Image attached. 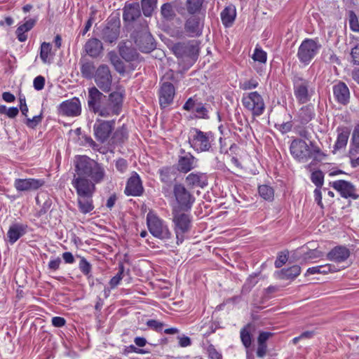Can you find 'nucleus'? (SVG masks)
Masks as SVG:
<instances>
[{"mask_svg":"<svg viewBox=\"0 0 359 359\" xmlns=\"http://www.w3.org/2000/svg\"><path fill=\"white\" fill-rule=\"evenodd\" d=\"M143 192L144 188L141 179L137 172H134L128 180L125 194L128 196H140Z\"/></svg>","mask_w":359,"mask_h":359,"instance_id":"obj_23","label":"nucleus"},{"mask_svg":"<svg viewBox=\"0 0 359 359\" xmlns=\"http://www.w3.org/2000/svg\"><path fill=\"white\" fill-rule=\"evenodd\" d=\"M107 56L110 62L118 73H123L125 72L124 63L114 51H110Z\"/></svg>","mask_w":359,"mask_h":359,"instance_id":"obj_41","label":"nucleus"},{"mask_svg":"<svg viewBox=\"0 0 359 359\" xmlns=\"http://www.w3.org/2000/svg\"><path fill=\"white\" fill-rule=\"evenodd\" d=\"M36 203L40 207L39 210L36 213V216L38 217L47 213L52 205V200L48 196H45L43 200H41L39 196L36 197Z\"/></svg>","mask_w":359,"mask_h":359,"instance_id":"obj_38","label":"nucleus"},{"mask_svg":"<svg viewBox=\"0 0 359 359\" xmlns=\"http://www.w3.org/2000/svg\"><path fill=\"white\" fill-rule=\"evenodd\" d=\"M348 137L349 132L348 130L342 131L339 133L334 144V149H341L344 148L347 144Z\"/></svg>","mask_w":359,"mask_h":359,"instance_id":"obj_46","label":"nucleus"},{"mask_svg":"<svg viewBox=\"0 0 359 359\" xmlns=\"http://www.w3.org/2000/svg\"><path fill=\"white\" fill-rule=\"evenodd\" d=\"M74 175L88 178L97 183L103 181L105 171L103 166L87 156H76L74 160Z\"/></svg>","mask_w":359,"mask_h":359,"instance_id":"obj_1","label":"nucleus"},{"mask_svg":"<svg viewBox=\"0 0 359 359\" xmlns=\"http://www.w3.org/2000/svg\"><path fill=\"white\" fill-rule=\"evenodd\" d=\"M161 14L167 21L172 20L176 15L174 7L171 3H165L161 6Z\"/></svg>","mask_w":359,"mask_h":359,"instance_id":"obj_42","label":"nucleus"},{"mask_svg":"<svg viewBox=\"0 0 359 359\" xmlns=\"http://www.w3.org/2000/svg\"><path fill=\"white\" fill-rule=\"evenodd\" d=\"M242 104L255 116H261L265 109L264 100L257 91L244 95L242 97Z\"/></svg>","mask_w":359,"mask_h":359,"instance_id":"obj_9","label":"nucleus"},{"mask_svg":"<svg viewBox=\"0 0 359 359\" xmlns=\"http://www.w3.org/2000/svg\"><path fill=\"white\" fill-rule=\"evenodd\" d=\"M350 250L345 246H336L332 248L327 255V257L330 261L340 263L346 260L350 256Z\"/></svg>","mask_w":359,"mask_h":359,"instance_id":"obj_27","label":"nucleus"},{"mask_svg":"<svg viewBox=\"0 0 359 359\" xmlns=\"http://www.w3.org/2000/svg\"><path fill=\"white\" fill-rule=\"evenodd\" d=\"M27 225L21 223H14L9 227L7 236L10 243H15L20 238L27 233Z\"/></svg>","mask_w":359,"mask_h":359,"instance_id":"obj_29","label":"nucleus"},{"mask_svg":"<svg viewBox=\"0 0 359 359\" xmlns=\"http://www.w3.org/2000/svg\"><path fill=\"white\" fill-rule=\"evenodd\" d=\"M116 168L121 172H123L128 168V163L124 158H118L116 162Z\"/></svg>","mask_w":359,"mask_h":359,"instance_id":"obj_63","label":"nucleus"},{"mask_svg":"<svg viewBox=\"0 0 359 359\" xmlns=\"http://www.w3.org/2000/svg\"><path fill=\"white\" fill-rule=\"evenodd\" d=\"M161 180L165 184H170L176 178V170L172 167L163 168L159 170Z\"/></svg>","mask_w":359,"mask_h":359,"instance_id":"obj_40","label":"nucleus"},{"mask_svg":"<svg viewBox=\"0 0 359 359\" xmlns=\"http://www.w3.org/2000/svg\"><path fill=\"white\" fill-rule=\"evenodd\" d=\"M81 112V102L76 97L62 102L57 107V113L65 116H78Z\"/></svg>","mask_w":359,"mask_h":359,"instance_id":"obj_18","label":"nucleus"},{"mask_svg":"<svg viewBox=\"0 0 359 359\" xmlns=\"http://www.w3.org/2000/svg\"><path fill=\"white\" fill-rule=\"evenodd\" d=\"M348 21L351 29L353 32H358L359 31V22L357 15L355 13L351 11L348 13Z\"/></svg>","mask_w":359,"mask_h":359,"instance_id":"obj_55","label":"nucleus"},{"mask_svg":"<svg viewBox=\"0 0 359 359\" xmlns=\"http://www.w3.org/2000/svg\"><path fill=\"white\" fill-rule=\"evenodd\" d=\"M43 118V114L42 111L39 115L34 116L32 118H26L25 121V123L26 126L30 128H34L36 127L42 121Z\"/></svg>","mask_w":359,"mask_h":359,"instance_id":"obj_54","label":"nucleus"},{"mask_svg":"<svg viewBox=\"0 0 359 359\" xmlns=\"http://www.w3.org/2000/svg\"><path fill=\"white\" fill-rule=\"evenodd\" d=\"M134 38L135 44L143 53H150L156 47L154 39L146 29L136 32Z\"/></svg>","mask_w":359,"mask_h":359,"instance_id":"obj_20","label":"nucleus"},{"mask_svg":"<svg viewBox=\"0 0 359 359\" xmlns=\"http://www.w3.org/2000/svg\"><path fill=\"white\" fill-rule=\"evenodd\" d=\"M311 179L317 188H320L323 184L324 175L321 170H317L312 172Z\"/></svg>","mask_w":359,"mask_h":359,"instance_id":"obj_52","label":"nucleus"},{"mask_svg":"<svg viewBox=\"0 0 359 359\" xmlns=\"http://www.w3.org/2000/svg\"><path fill=\"white\" fill-rule=\"evenodd\" d=\"M107 101V96L93 86L88 89V107L90 111L100 116L104 103Z\"/></svg>","mask_w":359,"mask_h":359,"instance_id":"obj_11","label":"nucleus"},{"mask_svg":"<svg viewBox=\"0 0 359 359\" xmlns=\"http://www.w3.org/2000/svg\"><path fill=\"white\" fill-rule=\"evenodd\" d=\"M252 325L248 324L241 330V339L245 348H249L252 344V335L250 334Z\"/></svg>","mask_w":359,"mask_h":359,"instance_id":"obj_44","label":"nucleus"},{"mask_svg":"<svg viewBox=\"0 0 359 359\" xmlns=\"http://www.w3.org/2000/svg\"><path fill=\"white\" fill-rule=\"evenodd\" d=\"M147 224L149 232L156 238L161 240L169 239L171 232L165 222L152 212L147 215Z\"/></svg>","mask_w":359,"mask_h":359,"instance_id":"obj_5","label":"nucleus"},{"mask_svg":"<svg viewBox=\"0 0 359 359\" xmlns=\"http://www.w3.org/2000/svg\"><path fill=\"white\" fill-rule=\"evenodd\" d=\"M196 166V159L190 154L187 153L184 156H180L178 161V170L188 172Z\"/></svg>","mask_w":359,"mask_h":359,"instance_id":"obj_31","label":"nucleus"},{"mask_svg":"<svg viewBox=\"0 0 359 359\" xmlns=\"http://www.w3.org/2000/svg\"><path fill=\"white\" fill-rule=\"evenodd\" d=\"M173 193L178 204L176 208L184 212L189 211L195 202L194 195L182 184L174 186Z\"/></svg>","mask_w":359,"mask_h":359,"instance_id":"obj_8","label":"nucleus"},{"mask_svg":"<svg viewBox=\"0 0 359 359\" xmlns=\"http://www.w3.org/2000/svg\"><path fill=\"white\" fill-rule=\"evenodd\" d=\"M93 78L97 87L102 91L107 93L111 90L112 76L107 65H100Z\"/></svg>","mask_w":359,"mask_h":359,"instance_id":"obj_12","label":"nucleus"},{"mask_svg":"<svg viewBox=\"0 0 359 359\" xmlns=\"http://www.w3.org/2000/svg\"><path fill=\"white\" fill-rule=\"evenodd\" d=\"M36 23V20L34 19H29L25 23L20 25L16 29V34L18 39L24 42L27 40V36L25 34V32L31 30Z\"/></svg>","mask_w":359,"mask_h":359,"instance_id":"obj_37","label":"nucleus"},{"mask_svg":"<svg viewBox=\"0 0 359 359\" xmlns=\"http://www.w3.org/2000/svg\"><path fill=\"white\" fill-rule=\"evenodd\" d=\"M203 28V21L201 18L196 15L189 17L184 23V31L190 37L201 35Z\"/></svg>","mask_w":359,"mask_h":359,"instance_id":"obj_22","label":"nucleus"},{"mask_svg":"<svg viewBox=\"0 0 359 359\" xmlns=\"http://www.w3.org/2000/svg\"><path fill=\"white\" fill-rule=\"evenodd\" d=\"M175 55L182 60H195L198 54L199 48L197 41L192 40L186 42H178L172 47Z\"/></svg>","mask_w":359,"mask_h":359,"instance_id":"obj_6","label":"nucleus"},{"mask_svg":"<svg viewBox=\"0 0 359 359\" xmlns=\"http://www.w3.org/2000/svg\"><path fill=\"white\" fill-rule=\"evenodd\" d=\"M104 50L102 41L97 38H90L84 45V50L93 58L99 57Z\"/></svg>","mask_w":359,"mask_h":359,"instance_id":"obj_25","label":"nucleus"},{"mask_svg":"<svg viewBox=\"0 0 359 359\" xmlns=\"http://www.w3.org/2000/svg\"><path fill=\"white\" fill-rule=\"evenodd\" d=\"M175 95V89L170 82H164L162 83L159 92V104L161 108H165L171 104Z\"/></svg>","mask_w":359,"mask_h":359,"instance_id":"obj_21","label":"nucleus"},{"mask_svg":"<svg viewBox=\"0 0 359 359\" xmlns=\"http://www.w3.org/2000/svg\"><path fill=\"white\" fill-rule=\"evenodd\" d=\"M121 22L118 18H111L101 32V39L108 43L117 41L120 34Z\"/></svg>","mask_w":359,"mask_h":359,"instance_id":"obj_13","label":"nucleus"},{"mask_svg":"<svg viewBox=\"0 0 359 359\" xmlns=\"http://www.w3.org/2000/svg\"><path fill=\"white\" fill-rule=\"evenodd\" d=\"M210 108V104H203L194 97H189L183 106V109L195 113L197 118H209L208 112Z\"/></svg>","mask_w":359,"mask_h":359,"instance_id":"obj_16","label":"nucleus"},{"mask_svg":"<svg viewBox=\"0 0 359 359\" xmlns=\"http://www.w3.org/2000/svg\"><path fill=\"white\" fill-rule=\"evenodd\" d=\"M119 54L127 62L135 60L137 57V53L133 48L128 47L125 42H121L118 45Z\"/></svg>","mask_w":359,"mask_h":359,"instance_id":"obj_36","label":"nucleus"},{"mask_svg":"<svg viewBox=\"0 0 359 359\" xmlns=\"http://www.w3.org/2000/svg\"><path fill=\"white\" fill-rule=\"evenodd\" d=\"M45 184L43 179L18 178L14 181V187L19 192L34 191L42 187Z\"/></svg>","mask_w":359,"mask_h":359,"instance_id":"obj_19","label":"nucleus"},{"mask_svg":"<svg viewBox=\"0 0 359 359\" xmlns=\"http://www.w3.org/2000/svg\"><path fill=\"white\" fill-rule=\"evenodd\" d=\"M34 88L36 90H41L44 88L45 79L42 76H38L34 79L33 82Z\"/></svg>","mask_w":359,"mask_h":359,"instance_id":"obj_60","label":"nucleus"},{"mask_svg":"<svg viewBox=\"0 0 359 359\" xmlns=\"http://www.w3.org/2000/svg\"><path fill=\"white\" fill-rule=\"evenodd\" d=\"M313 111V107L311 104L304 106L299 109L298 116L302 124H306L312 120L314 116Z\"/></svg>","mask_w":359,"mask_h":359,"instance_id":"obj_39","label":"nucleus"},{"mask_svg":"<svg viewBox=\"0 0 359 359\" xmlns=\"http://www.w3.org/2000/svg\"><path fill=\"white\" fill-rule=\"evenodd\" d=\"M208 355L210 359H222V355L213 346H210L208 348Z\"/></svg>","mask_w":359,"mask_h":359,"instance_id":"obj_64","label":"nucleus"},{"mask_svg":"<svg viewBox=\"0 0 359 359\" xmlns=\"http://www.w3.org/2000/svg\"><path fill=\"white\" fill-rule=\"evenodd\" d=\"M128 130L123 125L122 127L116 129L112 136L113 143L121 144L128 139Z\"/></svg>","mask_w":359,"mask_h":359,"instance_id":"obj_43","label":"nucleus"},{"mask_svg":"<svg viewBox=\"0 0 359 359\" xmlns=\"http://www.w3.org/2000/svg\"><path fill=\"white\" fill-rule=\"evenodd\" d=\"M81 73L83 78L91 79L94 77L96 72L94 62L87 59H81L80 61Z\"/></svg>","mask_w":359,"mask_h":359,"instance_id":"obj_34","label":"nucleus"},{"mask_svg":"<svg viewBox=\"0 0 359 359\" xmlns=\"http://www.w3.org/2000/svg\"><path fill=\"white\" fill-rule=\"evenodd\" d=\"M301 272V267L294 265L287 269H283L276 273L277 277L282 280L294 279Z\"/></svg>","mask_w":359,"mask_h":359,"instance_id":"obj_35","label":"nucleus"},{"mask_svg":"<svg viewBox=\"0 0 359 359\" xmlns=\"http://www.w3.org/2000/svg\"><path fill=\"white\" fill-rule=\"evenodd\" d=\"M114 125L115 121L114 120L97 119L93 126L94 135L96 140L101 143L105 142L110 137L114 128Z\"/></svg>","mask_w":359,"mask_h":359,"instance_id":"obj_14","label":"nucleus"},{"mask_svg":"<svg viewBox=\"0 0 359 359\" xmlns=\"http://www.w3.org/2000/svg\"><path fill=\"white\" fill-rule=\"evenodd\" d=\"M203 0H187V11L191 14H194L199 11L203 4Z\"/></svg>","mask_w":359,"mask_h":359,"instance_id":"obj_48","label":"nucleus"},{"mask_svg":"<svg viewBox=\"0 0 359 359\" xmlns=\"http://www.w3.org/2000/svg\"><path fill=\"white\" fill-rule=\"evenodd\" d=\"M93 196V195L78 196V208L79 211L83 214L89 213L94 209Z\"/></svg>","mask_w":359,"mask_h":359,"instance_id":"obj_32","label":"nucleus"},{"mask_svg":"<svg viewBox=\"0 0 359 359\" xmlns=\"http://www.w3.org/2000/svg\"><path fill=\"white\" fill-rule=\"evenodd\" d=\"M259 194L262 198L265 200H272L273 198V189L268 185H261L258 188Z\"/></svg>","mask_w":359,"mask_h":359,"instance_id":"obj_47","label":"nucleus"},{"mask_svg":"<svg viewBox=\"0 0 359 359\" xmlns=\"http://www.w3.org/2000/svg\"><path fill=\"white\" fill-rule=\"evenodd\" d=\"M321 48V44L318 41L312 39H306L300 44L297 57L299 62L305 65H309L311 61L316 56Z\"/></svg>","mask_w":359,"mask_h":359,"instance_id":"obj_4","label":"nucleus"},{"mask_svg":"<svg viewBox=\"0 0 359 359\" xmlns=\"http://www.w3.org/2000/svg\"><path fill=\"white\" fill-rule=\"evenodd\" d=\"M320 273L321 274H327V273L335 272L339 270V269L336 267L334 265L330 264L320 265Z\"/></svg>","mask_w":359,"mask_h":359,"instance_id":"obj_59","label":"nucleus"},{"mask_svg":"<svg viewBox=\"0 0 359 359\" xmlns=\"http://www.w3.org/2000/svg\"><path fill=\"white\" fill-rule=\"evenodd\" d=\"M358 153H359V149H357V148H351V149L349 151L351 163L352 167H353V168L359 166V156L357 157V155Z\"/></svg>","mask_w":359,"mask_h":359,"instance_id":"obj_57","label":"nucleus"},{"mask_svg":"<svg viewBox=\"0 0 359 359\" xmlns=\"http://www.w3.org/2000/svg\"><path fill=\"white\" fill-rule=\"evenodd\" d=\"M322 255H323V253L321 251H319L318 250H312L304 255V259L308 260V259L319 258Z\"/></svg>","mask_w":359,"mask_h":359,"instance_id":"obj_61","label":"nucleus"},{"mask_svg":"<svg viewBox=\"0 0 359 359\" xmlns=\"http://www.w3.org/2000/svg\"><path fill=\"white\" fill-rule=\"evenodd\" d=\"M141 15L140 4L137 2L126 4L123 8V19L125 22H133Z\"/></svg>","mask_w":359,"mask_h":359,"instance_id":"obj_28","label":"nucleus"},{"mask_svg":"<svg viewBox=\"0 0 359 359\" xmlns=\"http://www.w3.org/2000/svg\"><path fill=\"white\" fill-rule=\"evenodd\" d=\"M294 94L300 104H305L311 100L309 87V82L299 76L294 77L293 80Z\"/></svg>","mask_w":359,"mask_h":359,"instance_id":"obj_17","label":"nucleus"},{"mask_svg":"<svg viewBox=\"0 0 359 359\" xmlns=\"http://www.w3.org/2000/svg\"><path fill=\"white\" fill-rule=\"evenodd\" d=\"M123 273L124 266L123 264H120L118 266V272L109 281V285L111 288H114L119 284L120 281L123 278Z\"/></svg>","mask_w":359,"mask_h":359,"instance_id":"obj_50","label":"nucleus"},{"mask_svg":"<svg viewBox=\"0 0 359 359\" xmlns=\"http://www.w3.org/2000/svg\"><path fill=\"white\" fill-rule=\"evenodd\" d=\"M290 153L292 156L300 162L305 163L309 158H313L315 162L320 161L325 154L313 142H310L309 144L302 139L294 140L290 147Z\"/></svg>","mask_w":359,"mask_h":359,"instance_id":"obj_2","label":"nucleus"},{"mask_svg":"<svg viewBox=\"0 0 359 359\" xmlns=\"http://www.w3.org/2000/svg\"><path fill=\"white\" fill-rule=\"evenodd\" d=\"M351 55L353 63L359 65V43L352 48Z\"/></svg>","mask_w":359,"mask_h":359,"instance_id":"obj_62","label":"nucleus"},{"mask_svg":"<svg viewBox=\"0 0 359 359\" xmlns=\"http://www.w3.org/2000/svg\"><path fill=\"white\" fill-rule=\"evenodd\" d=\"M97 182L88 178L74 176L72 184L76 189L77 196L93 195L95 191Z\"/></svg>","mask_w":359,"mask_h":359,"instance_id":"obj_15","label":"nucleus"},{"mask_svg":"<svg viewBox=\"0 0 359 359\" xmlns=\"http://www.w3.org/2000/svg\"><path fill=\"white\" fill-rule=\"evenodd\" d=\"M172 215L177 243L179 245L184 241L185 234L191 229L192 217L190 214L177 208L172 209Z\"/></svg>","mask_w":359,"mask_h":359,"instance_id":"obj_3","label":"nucleus"},{"mask_svg":"<svg viewBox=\"0 0 359 359\" xmlns=\"http://www.w3.org/2000/svg\"><path fill=\"white\" fill-rule=\"evenodd\" d=\"M157 0H142L141 6L143 14L146 17L151 16L154 8L156 6Z\"/></svg>","mask_w":359,"mask_h":359,"instance_id":"obj_45","label":"nucleus"},{"mask_svg":"<svg viewBox=\"0 0 359 359\" xmlns=\"http://www.w3.org/2000/svg\"><path fill=\"white\" fill-rule=\"evenodd\" d=\"M147 325L156 332H161L164 326L163 323L156 320H149L147 322Z\"/></svg>","mask_w":359,"mask_h":359,"instance_id":"obj_58","label":"nucleus"},{"mask_svg":"<svg viewBox=\"0 0 359 359\" xmlns=\"http://www.w3.org/2000/svg\"><path fill=\"white\" fill-rule=\"evenodd\" d=\"M51 51L50 43L43 42L41 45L40 57L44 63L49 62L48 55Z\"/></svg>","mask_w":359,"mask_h":359,"instance_id":"obj_49","label":"nucleus"},{"mask_svg":"<svg viewBox=\"0 0 359 359\" xmlns=\"http://www.w3.org/2000/svg\"><path fill=\"white\" fill-rule=\"evenodd\" d=\"M191 131L194 133L192 137L189 139L191 147L200 152L209 151L214 140L212 133L203 132L196 128H192Z\"/></svg>","mask_w":359,"mask_h":359,"instance_id":"obj_7","label":"nucleus"},{"mask_svg":"<svg viewBox=\"0 0 359 359\" xmlns=\"http://www.w3.org/2000/svg\"><path fill=\"white\" fill-rule=\"evenodd\" d=\"M236 16V8L233 5L228 6L221 13L222 23L226 27L232 25Z\"/></svg>","mask_w":359,"mask_h":359,"instance_id":"obj_33","label":"nucleus"},{"mask_svg":"<svg viewBox=\"0 0 359 359\" xmlns=\"http://www.w3.org/2000/svg\"><path fill=\"white\" fill-rule=\"evenodd\" d=\"M123 104V95L118 91L112 92L107 96V101L104 103L100 116L109 117L118 115Z\"/></svg>","mask_w":359,"mask_h":359,"instance_id":"obj_10","label":"nucleus"},{"mask_svg":"<svg viewBox=\"0 0 359 359\" xmlns=\"http://www.w3.org/2000/svg\"><path fill=\"white\" fill-rule=\"evenodd\" d=\"M332 187L339 191L341 196L345 198L348 197L353 199L359 198V195L355 194V187L349 182L345 180H337L332 182Z\"/></svg>","mask_w":359,"mask_h":359,"instance_id":"obj_24","label":"nucleus"},{"mask_svg":"<svg viewBox=\"0 0 359 359\" xmlns=\"http://www.w3.org/2000/svg\"><path fill=\"white\" fill-rule=\"evenodd\" d=\"M259 85L258 81L255 79H250V80L245 81L243 83H240V88L243 90H248L256 88Z\"/></svg>","mask_w":359,"mask_h":359,"instance_id":"obj_56","label":"nucleus"},{"mask_svg":"<svg viewBox=\"0 0 359 359\" xmlns=\"http://www.w3.org/2000/svg\"><path fill=\"white\" fill-rule=\"evenodd\" d=\"M186 182L191 187L203 188L208 184V176L202 172H191L186 177Z\"/></svg>","mask_w":359,"mask_h":359,"instance_id":"obj_30","label":"nucleus"},{"mask_svg":"<svg viewBox=\"0 0 359 359\" xmlns=\"http://www.w3.org/2000/svg\"><path fill=\"white\" fill-rule=\"evenodd\" d=\"M333 94L339 104L346 105L349 102V89L344 82H339L333 86Z\"/></svg>","mask_w":359,"mask_h":359,"instance_id":"obj_26","label":"nucleus"},{"mask_svg":"<svg viewBox=\"0 0 359 359\" xmlns=\"http://www.w3.org/2000/svg\"><path fill=\"white\" fill-rule=\"evenodd\" d=\"M267 55L261 48L256 47L252 59L255 61H257L262 64H265L266 62Z\"/></svg>","mask_w":359,"mask_h":359,"instance_id":"obj_51","label":"nucleus"},{"mask_svg":"<svg viewBox=\"0 0 359 359\" xmlns=\"http://www.w3.org/2000/svg\"><path fill=\"white\" fill-rule=\"evenodd\" d=\"M92 266L86 258L81 257L79 262V269L87 277L90 276Z\"/></svg>","mask_w":359,"mask_h":359,"instance_id":"obj_53","label":"nucleus"}]
</instances>
